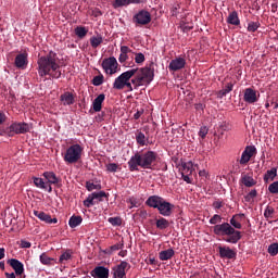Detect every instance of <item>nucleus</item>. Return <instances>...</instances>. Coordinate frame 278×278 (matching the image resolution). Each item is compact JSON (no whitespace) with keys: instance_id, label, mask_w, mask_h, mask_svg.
Returning a JSON list of instances; mask_svg holds the SVG:
<instances>
[{"instance_id":"nucleus-1","label":"nucleus","mask_w":278,"mask_h":278,"mask_svg":"<svg viewBox=\"0 0 278 278\" xmlns=\"http://www.w3.org/2000/svg\"><path fill=\"white\" fill-rule=\"evenodd\" d=\"M39 77H52V79H60L62 71H60V63H58V53L50 51L48 54L40 56L37 61Z\"/></svg>"},{"instance_id":"nucleus-2","label":"nucleus","mask_w":278,"mask_h":278,"mask_svg":"<svg viewBox=\"0 0 278 278\" xmlns=\"http://www.w3.org/2000/svg\"><path fill=\"white\" fill-rule=\"evenodd\" d=\"M155 162H157V152L151 150L143 153L136 152L128 161V168L130 173L138 172L140 168L153 170Z\"/></svg>"},{"instance_id":"nucleus-3","label":"nucleus","mask_w":278,"mask_h":278,"mask_svg":"<svg viewBox=\"0 0 278 278\" xmlns=\"http://www.w3.org/2000/svg\"><path fill=\"white\" fill-rule=\"evenodd\" d=\"M212 229L215 236H228L225 240L229 244H238V242L242 240V232H240V230H236L227 222L217 224L213 226Z\"/></svg>"},{"instance_id":"nucleus-4","label":"nucleus","mask_w":278,"mask_h":278,"mask_svg":"<svg viewBox=\"0 0 278 278\" xmlns=\"http://www.w3.org/2000/svg\"><path fill=\"white\" fill-rule=\"evenodd\" d=\"M153 64L154 63L151 62L149 66L131 68L128 71H135L134 75L139 78L141 85L149 86V84H151V81H153V78L155 77V70L153 68Z\"/></svg>"},{"instance_id":"nucleus-5","label":"nucleus","mask_w":278,"mask_h":278,"mask_svg":"<svg viewBox=\"0 0 278 278\" xmlns=\"http://www.w3.org/2000/svg\"><path fill=\"white\" fill-rule=\"evenodd\" d=\"M83 152H84V148H81L78 143L72 144L66 150L63 156V160L67 164H77V162L81 160Z\"/></svg>"},{"instance_id":"nucleus-6","label":"nucleus","mask_w":278,"mask_h":278,"mask_svg":"<svg viewBox=\"0 0 278 278\" xmlns=\"http://www.w3.org/2000/svg\"><path fill=\"white\" fill-rule=\"evenodd\" d=\"M134 73H136V71L128 70L122 73L117 78H115L113 83L114 90H123L125 88V84L129 81L131 77H134Z\"/></svg>"},{"instance_id":"nucleus-7","label":"nucleus","mask_w":278,"mask_h":278,"mask_svg":"<svg viewBox=\"0 0 278 278\" xmlns=\"http://www.w3.org/2000/svg\"><path fill=\"white\" fill-rule=\"evenodd\" d=\"M127 268H131L127 261H122L118 265L112 267L111 275L113 278H127Z\"/></svg>"},{"instance_id":"nucleus-8","label":"nucleus","mask_w":278,"mask_h":278,"mask_svg":"<svg viewBox=\"0 0 278 278\" xmlns=\"http://www.w3.org/2000/svg\"><path fill=\"white\" fill-rule=\"evenodd\" d=\"M135 25H149L151 23V13L147 10H141L132 16Z\"/></svg>"},{"instance_id":"nucleus-9","label":"nucleus","mask_w":278,"mask_h":278,"mask_svg":"<svg viewBox=\"0 0 278 278\" xmlns=\"http://www.w3.org/2000/svg\"><path fill=\"white\" fill-rule=\"evenodd\" d=\"M102 68L105 71L108 75H114L116 73V68H118V62L116 58L110 56L102 61Z\"/></svg>"},{"instance_id":"nucleus-10","label":"nucleus","mask_w":278,"mask_h":278,"mask_svg":"<svg viewBox=\"0 0 278 278\" xmlns=\"http://www.w3.org/2000/svg\"><path fill=\"white\" fill-rule=\"evenodd\" d=\"M9 129L13 134H28V131H31V125L28 123H13Z\"/></svg>"},{"instance_id":"nucleus-11","label":"nucleus","mask_w":278,"mask_h":278,"mask_svg":"<svg viewBox=\"0 0 278 278\" xmlns=\"http://www.w3.org/2000/svg\"><path fill=\"white\" fill-rule=\"evenodd\" d=\"M255 151H257V149H255L254 146H248L241 154V159L239 161L240 164H249V162H251V157L255 155Z\"/></svg>"},{"instance_id":"nucleus-12","label":"nucleus","mask_w":278,"mask_h":278,"mask_svg":"<svg viewBox=\"0 0 278 278\" xmlns=\"http://www.w3.org/2000/svg\"><path fill=\"white\" fill-rule=\"evenodd\" d=\"M260 100V94L253 88H247L243 94V101L249 104L257 103Z\"/></svg>"},{"instance_id":"nucleus-13","label":"nucleus","mask_w":278,"mask_h":278,"mask_svg":"<svg viewBox=\"0 0 278 278\" xmlns=\"http://www.w3.org/2000/svg\"><path fill=\"white\" fill-rule=\"evenodd\" d=\"M185 67H186V59L181 56L173 59L168 65V70L173 71L174 73H176V71H181V68H185Z\"/></svg>"},{"instance_id":"nucleus-14","label":"nucleus","mask_w":278,"mask_h":278,"mask_svg":"<svg viewBox=\"0 0 278 278\" xmlns=\"http://www.w3.org/2000/svg\"><path fill=\"white\" fill-rule=\"evenodd\" d=\"M93 278H110V269L105 266H97L91 270Z\"/></svg>"},{"instance_id":"nucleus-15","label":"nucleus","mask_w":278,"mask_h":278,"mask_svg":"<svg viewBox=\"0 0 278 278\" xmlns=\"http://www.w3.org/2000/svg\"><path fill=\"white\" fill-rule=\"evenodd\" d=\"M28 54L27 52H23V53H20L15 56V66L16 68H22L25 70L27 67V64H29V61H28Z\"/></svg>"},{"instance_id":"nucleus-16","label":"nucleus","mask_w":278,"mask_h":278,"mask_svg":"<svg viewBox=\"0 0 278 278\" xmlns=\"http://www.w3.org/2000/svg\"><path fill=\"white\" fill-rule=\"evenodd\" d=\"M8 264L11 266V268H13V270L15 271V275L21 276L23 275V273H25V265H23L21 261L16 258H10L8 261Z\"/></svg>"},{"instance_id":"nucleus-17","label":"nucleus","mask_w":278,"mask_h":278,"mask_svg":"<svg viewBox=\"0 0 278 278\" xmlns=\"http://www.w3.org/2000/svg\"><path fill=\"white\" fill-rule=\"evenodd\" d=\"M173 207H175V205L170 204V202H166V200L163 199L161 205L157 206L156 210H159L162 216H170V214H173Z\"/></svg>"},{"instance_id":"nucleus-18","label":"nucleus","mask_w":278,"mask_h":278,"mask_svg":"<svg viewBox=\"0 0 278 278\" xmlns=\"http://www.w3.org/2000/svg\"><path fill=\"white\" fill-rule=\"evenodd\" d=\"M218 251H219V257H222L223 260L236 258V251L231 250V248H229V247L219 245Z\"/></svg>"},{"instance_id":"nucleus-19","label":"nucleus","mask_w":278,"mask_h":278,"mask_svg":"<svg viewBox=\"0 0 278 278\" xmlns=\"http://www.w3.org/2000/svg\"><path fill=\"white\" fill-rule=\"evenodd\" d=\"M34 215L37 218H39V220H42V223H46L47 225H55L58 223V219L55 217L51 218V215L45 212L34 211Z\"/></svg>"},{"instance_id":"nucleus-20","label":"nucleus","mask_w":278,"mask_h":278,"mask_svg":"<svg viewBox=\"0 0 278 278\" xmlns=\"http://www.w3.org/2000/svg\"><path fill=\"white\" fill-rule=\"evenodd\" d=\"M163 201L164 198L160 195H150L146 201V205H148V207H153L154 210H157Z\"/></svg>"},{"instance_id":"nucleus-21","label":"nucleus","mask_w":278,"mask_h":278,"mask_svg":"<svg viewBox=\"0 0 278 278\" xmlns=\"http://www.w3.org/2000/svg\"><path fill=\"white\" fill-rule=\"evenodd\" d=\"M103 101H105V93H100L92 102L93 112H101L103 108Z\"/></svg>"},{"instance_id":"nucleus-22","label":"nucleus","mask_w":278,"mask_h":278,"mask_svg":"<svg viewBox=\"0 0 278 278\" xmlns=\"http://www.w3.org/2000/svg\"><path fill=\"white\" fill-rule=\"evenodd\" d=\"M60 101L63 103V105H73V103H75V96L66 91L61 94Z\"/></svg>"},{"instance_id":"nucleus-23","label":"nucleus","mask_w":278,"mask_h":278,"mask_svg":"<svg viewBox=\"0 0 278 278\" xmlns=\"http://www.w3.org/2000/svg\"><path fill=\"white\" fill-rule=\"evenodd\" d=\"M174 256H175V250H173V248L163 250L159 253V258L161 260V262L173 260Z\"/></svg>"},{"instance_id":"nucleus-24","label":"nucleus","mask_w":278,"mask_h":278,"mask_svg":"<svg viewBox=\"0 0 278 278\" xmlns=\"http://www.w3.org/2000/svg\"><path fill=\"white\" fill-rule=\"evenodd\" d=\"M244 214H236L230 219V226L232 229H242V224L240 223V218H243Z\"/></svg>"},{"instance_id":"nucleus-25","label":"nucleus","mask_w":278,"mask_h":278,"mask_svg":"<svg viewBox=\"0 0 278 278\" xmlns=\"http://www.w3.org/2000/svg\"><path fill=\"white\" fill-rule=\"evenodd\" d=\"M134 3H142V0H115L113 3V8H124Z\"/></svg>"},{"instance_id":"nucleus-26","label":"nucleus","mask_w":278,"mask_h":278,"mask_svg":"<svg viewBox=\"0 0 278 278\" xmlns=\"http://www.w3.org/2000/svg\"><path fill=\"white\" fill-rule=\"evenodd\" d=\"M275 177H277V167H273L271 169H268L263 179L265 184H268L269 181H275Z\"/></svg>"},{"instance_id":"nucleus-27","label":"nucleus","mask_w":278,"mask_h":278,"mask_svg":"<svg viewBox=\"0 0 278 278\" xmlns=\"http://www.w3.org/2000/svg\"><path fill=\"white\" fill-rule=\"evenodd\" d=\"M43 177L45 179H47L48 184H60V178H58V176L53 172H45Z\"/></svg>"},{"instance_id":"nucleus-28","label":"nucleus","mask_w":278,"mask_h":278,"mask_svg":"<svg viewBox=\"0 0 278 278\" xmlns=\"http://www.w3.org/2000/svg\"><path fill=\"white\" fill-rule=\"evenodd\" d=\"M231 90H233V83L226 84L224 89L217 92V99H223V97H227V94H229Z\"/></svg>"},{"instance_id":"nucleus-29","label":"nucleus","mask_w":278,"mask_h":278,"mask_svg":"<svg viewBox=\"0 0 278 278\" xmlns=\"http://www.w3.org/2000/svg\"><path fill=\"white\" fill-rule=\"evenodd\" d=\"M193 167H194V165L192 164V161L181 163V174L192 175V170H194Z\"/></svg>"},{"instance_id":"nucleus-30","label":"nucleus","mask_w":278,"mask_h":278,"mask_svg":"<svg viewBox=\"0 0 278 278\" xmlns=\"http://www.w3.org/2000/svg\"><path fill=\"white\" fill-rule=\"evenodd\" d=\"M227 23L228 25H240V17H238V12L237 11H232L231 13H229L228 17H227Z\"/></svg>"},{"instance_id":"nucleus-31","label":"nucleus","mask_w":278,"mask_h":278,"mask_svg":"<svg viewBox=\"0 0 278 278\" xmlns=\"http://www.w3.org/2000/svg\"><path fill=\"white\" fill-rule=\"evenodd\" d=\"M81 223H84V218L79 215L78 216L73 215L68 220V225H70L71 229H75V227H79V225H81Z\"/></svg>"},{"instance_id":"nucleus-32","label":"nucleus","mask_w":278,"mask_h":278,"mask_svg":"<svg viewBox=\"0 0 278 278\" xmlns=\"http://www.w3.org/2000/svg\"><path fill=\"white\" fill-rule=\"evenodd\" d=\"M75 35L77 36V38H79L80 40L86 38V36H88V28H86L85 26H77L74 29Z\"/></svg>"},{"instance_id":"nucleus-33","label":"nucleus","mask_w":278,"mask_h":278,"mask_svg":"<svg viewBox=\"0 0 278 278\" xmlns=\"http://www.w3.org/2000/svg\"><path fill=\"white\" fill-rule=\"evenodd\" d=\"M90 45L92 49H97L99 46L103 45V36L101 35L92 36L90 38Z\"/></svg>"},{"instance_id":"nucleus-34","label":"nucleus","mask_w":278,"mask_h":278,"mask_svg":"<svg viewBox=\"0 0 278 278\" xmlns=\"http://www.w3.org/2000/svg\"><path fill=\"white\" fill-rule=\"evenodd\" d=\"M241 181L245 188H253V186L257 184V181H255V179H253L251 176H243Z\"/></svg>"},{"instance_id":"nucleus-35","label":"nucleus","mask_w":278,"mask_h":278,"mask_svg":"<svg viewBox=\"0 0 278 278\" xmlns=\"http://www.w3.org/2000/svg\"><path fill=\"white\" fill-rule=\"evenodd\" d=\"M93 195V198L96 199V203H101V201H103L104 199H108V197H110L109 193H105V191H99V192H93L91 193Z\"/></svg>"},{"instance_id":"nucleus-36","label":"nucleus","mask_w":278,"mask_h":278,"mask_svg":"<svg viewBox=\"0 0 278 278\" xmlns=\"http://www.w3.org/2000/svg\"><path fill=\"white\" fill-rule=\"evenodd\" d=\"M33 181L36 188H40L41 190H47V182L42 178L34 177Z\"/></svg>"},{"instance_id":"nucleus-37","label":"nucleus","mask_w":278,"mask_h":278,"mask_svg":"<svg viewBox=\"0 0 278 278\" xmlns=\"http://www.w3.org/2000/svg\"><path fill=\"white\" fill-rule=\"evenodd\" d=\"M256 197H257V190L252 189L247 195H244V201L245 203H253Z\"/></svg>"},{"instance_id":"nucleus-38","label":"nucleus","mask_w":278,"mask_h":278,"mask_svg":"<svg viewBox=\"0 0 278 278\" xmlns=\"http://www.w3.org/2000/svg\"><path fill=\"white\" fill-rule=\"evenodd\" d=\"M170 224L168 223V220L164 217H161L160 219L156 220V228L157 229H168V226Z\"/></svg>"},{"instance_id":"nucleus-39","label":"nucleus","mask_w":278,"mask_h":278,"mask_svg":"<svg viewBox=\"0 0 278 278\" xmlns=\"http://www.w3.org/2000/svg\"><path fill=\"white\" fill-rule=\"evenodd\" d=\"M136 141L140 147H144L147 144V136H144V132L139 131L136 136Z\"/></svg>"},{"instance_id":"nucleus-40","label":"nucleus","mask_w":278,"mask_h":278,"mask_svg":"<svg viewBox=\"0 0 278 278\" xmlns=\"http://www.w3.org/2000/svg\"><path fill=\"white\" fill-rule=\"evenodd\" d=\"M83 204L85 207H92V205H97V201L93 198L92 193L87 197L86 200H84Z\"/></svg>"},{"instance_id":"nucleus-41","label":"nucleus","mask_w":278,"mask_h":278,"mask_svg":"<svg viewBox=\"0 0 278 278\" xmlns=\"http://www.w3.org/2000/svg\"><path fill=\"white\" fill-rule=\"evenodd\" d=\"M130 84L131 86L134 87L135 90H138L140 88V86H144L141 81H140V78H138L137 75H134L131 78H130Z\"/></svg>"},{"instance_id":"nucleus-42","label":"nucleus","mask_w":278,"mask_h":278,"mask_svg":"<svg viewBox=\"0 0 278 278\" xmlns=\"http://www.w3.org/2000/svg\"><path fill=\"white\" fill-rule=\"evenodd\" d=\"M39 260L45 266H49L53 262V258L49 257L45 252L39 256Z\"/></svg>"},{"instance_id":"nucleus-43","label":"nucleus","mask_w":278,"mask_h":278,"mask_svg":"<svg viewBox=\"0 0 278 278\" xmlns=\"http://www.w3.org/2000/svg\"><path fill=\"white\" fill-rule=\"evenodd\" d=\"M73 257V254L71 253V250H67L63 254H61L59 262L60 264H64V262H68Z\"/></svg>"},{"instance_id":"nucleus-44","label":"nucleus","mask_w":278,"mask_h":278,"mask_svg":"<svg viewBox=\"0 0 278 278\" xmlns=\"http://www.w3.org/2000/svg\"><path fill=\"white\" fill-rule=\"evenodd\" d=\"M260 27H261V24H260V22H250L249 24H248V31H250V33H255L257 29H260Z\"/></svg>"},{"instance_id":"nucleus-45","label":"nucleus","mask_w":278,"mask_h":278,"mask_svg":"<svg viewBox=\"0 0 278 278\" xmlns=\"http://www.w3.org/2000/svg\"><path fill=\"white\" fill-rule=\"evenodd\" d=\"M273 214H275V207L267 205L264 211V217L268 220V218H273Z\"/></svg>"},{"instance_id":"nucleus-46","label":"nucleus","mask_w":278,"mask_h":278,"mask_svg":"<svg viewBox=\"0 0 278 278\" xmlns=\"http://www.w3.org/2000/svg\"><path fill=\"white\" fill-rule=\"evenodd\" d=\"M103 81H104L103 74H100L93 77V79L91 80V84L92 86H102Z\"/></svg>"},{"instance_id":"nucleus-47","label":"nucleus","mask_w":278,"mask_h":278,"mask_svg":"<svg viewBox=\"0 0 278 278\" xmlns=\"http://www.w3.org/2000/svg\"><path fill=\"white\" fill-rule=\"evenodd\" d=\"M109 223L113 225V227H121V225H123V219H121V217H110Z\"/></svg>"},{"instance_id":"nucleus-48","label":"nucleus","mask_w":278,"mask_h":278,"mask_svg":"<svg viewBox=\"0 0 278 278\" xmlns=\"http://www.w3.org/2000/svg\"><path fill=\"white\" fill-rule=\"evenodd\" d=\"M210 225H219L218 223H223V217L218 214L213 215L208 220Z\"/></svg>"},{"instance_id":"nucleus-49","label":"nucleus","mask_w":278,"mask_h":278,"mask_svg":"<svg viewBox=\"0 0 278 278\" xmlns=\"http://www.w3.org/2000/svg\"><path fill=\"white\" fill-rule=\"evenodd\" d=\"M86 188H87L88 192H92V190H101V185H94L91 181H87Z\"/></svg>"},{"instance_id":"nucleus-50","label":"nucleus","mask_w":278,"mask_h":278,"mask_svg":"<svg viewBox=\"0 0 278 278\" xmlns=\"http://www.w3.org/2000/svg\"><path fill=\"white\" fill-rule=\"evenodd\" d=\"M268 191L270 192V194H278V180L271 182V184L268 186Z\"/></svg>"},{"instance_id":"nucleus-51","label":"nucleus","mask_w":278,"mask_h":278,"mask_svg":"<svg viewBox=\"0 0 278 278\" xmlns=\"http://www.w3.org/2000/svg\"><path fill=\"white\" fill-rule=\"evenodd\" d=\"M268 253H269V255H271V256L277 255V253H278V243H271V244L268 247Z\"/></svg>"},{"instance_id":"nucleus-52","label":"nucleus","mask_w":278,"mask_h":278,"mask_svg":"<svg viewBox=\"0 0 278 278\" xmlns=\"http://www.w3.org/2000/svg\"><path fill=\"white\" fill-rule=\"evenodd\" d=\"M144 60H146L144 53H142V52L135 53L136 64H142V63H144Z\"/></svg>"},{"instance_id":"nucleus-53","label":"nucleus","mask_w":278,"mask_h":278,"mask_svg":"<svg viewBox=\"0 0 278 278\" xmlns=\"http://www.w3.org/2000/svg\"><path fill=\"white\" fill-rule=\"evenodd\" d=\"M106 170L109 173H116V170H118V164L116 163H110L106 165Z\"/></svg>"},{"instance_id":"nucleus-54","label":"nucleus","mask_w":278,"mask_h":278,"mask_svg":"<svg viewBox=\"0 0 278 278\" xmlns=\"http://www.w3.org/2000/svg\"><path fill=\"white\" fill-rule=\"evenodd\" d=\"M125 247L123 243H116L114 245L110 247V252L109 253H114V251H121Z\"/></svg>"},{"instance_id":"nucleus-55","label":"nucleus","mask_w":278,"mask_h":278,"mask_svg":"<svg viewBox=\"0 0 278 278\" xmlns=\"http://www.w3.org/2000/svg\"><path fill=\"white\" fill-rule=\"evenodd\" d=\"M126 203H130V210L134 207H138V200L134 197L126 200Z\"/></svg>"},{"instance_id":"nucleus-56","label":"nucleus","mask_w":278,"mask_h":278,"mask_svg":"<svg viewBox=\"0 0 278 278\" xmlns=\"http://www.w3.org/2000/svg\"><path fill=\"white\" fill-rule=\"evenodd\" d=\"M180 28L182 29L184 34H188V31H190L193 28V26L182 23L180 24Z\"/></svg>"},{"instance_id":"nucleus-57","label":"nucleus","mask_w":278,"mask_h":278,"mask_svg":"<svg viewBox=\"0 0 278 278\" xmlns=\"http://www.w3.org/2000/svg\"><path fill=\"white\" fill-rule=\"evenodd\" d=\"M126 60H129V55H128V54H125V53H123V52H121L119 58H118V62H119L121 64H125V61H126Z\"/></svg>"},{"instance_id":"nucleus-58","label":"nucleus","mask_w":278,"mask_h":278,"mask_svg":"<svg viewBox=\"0 0 278 278\" xmlns=\"http://www.w3.org/2000/svg\"><path fill=\"white\" fill-rule=\"evenodd\" d=\"M121 53L128 55V53H134V51L127 46H121Z\"/></svg>"},{"instance_id":"nucleus-59","label":"nucleus","mask_w":278,"mask_h":278,"mask_svg":"<svg viewBox=\"0 0 278 278\" xmlns=\"http://www.w3.org/2000/svg\"><path fill=\"white\" fill-rule=\"evenodd\" d=\"M207 127H201L200 130H199V136L200 138H205V136H207Z\"/></svg>"},{"instance_id":"nucleus-60","label":"nucleus","mask_w":278,"mask_h":278,"mask_svg":"<svg viewBox=\"0 0 278 278\" xmlns=\"http://www.w3.org/2000/svg\"><path fill=\"white\" fill-rule=\"evenodd\" d=\"M21 248L22 249H31V242L22 240L21 241Z\"/></svg>"},{"instance_id":"nucleus-61","label":"nucleus","mask_w":278,"mask_h":278,"mask_svg":"<svg viewBox=\"0 0 278 278\" xmlns=\"http://www.w3.org/2000/svg\"><path fill=\"white\" fill-rule=\"evenodd\" d=\"M181 177L186 184H192V179L190 178V174H181Z\"/></svg>"},{"instance_id":"nucleus-62","label":"nucleus","mask_w":278,"mask_h":278,"mask_svg":"<svg viewBox=\"0 0 278 278\" xmlns=\"http://www.w3.org/2000/svg\"><path fill=\"white\" fill-rule=\"evenodd\" d=\"M142 114H144V110L137 111V112L134 114L135 121H138V118H140V116H142Z\"/></svg>"},{"instance_id":"nucleus-63","label":"nucleus","mask_w":278,"mask_h":278,"mask_svg":"<svg viewBox=\"0 0 278 278\" xmlns=\"http://www.w3.org/2000/svg\"><path fill=\"white\" fill-rule=\"evenodd\" d=\"M179 10V4L175 5L172 8L170 12H172V16H177L178 11Z\"/></svg>"},{"instance_id":"nucleus-64","label":"nucleus","mask_w":278,"mask_h":278,"mask_svg":"<svg viewBox=\"0 0 278 278\" xmlns=\"http://www.w3.org/2000/svg\"><path fill=\"white\" fill-rule=\"evenodd\" d=\"M125 87L128 89V92H134L136 90L129 80L126 81Z\"/></svg>"}]
</instances>
